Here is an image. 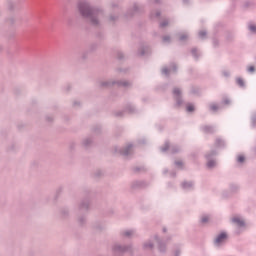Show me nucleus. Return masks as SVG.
Segmentation results:
<instances>
[{"mask_svg": "<svg viewBox=\"0 0 256 256\" xmlns=\"http://www.w3.org/2000/svg\"><path fill=\"white\" fill-rule=\"evenodd\" d=\"M156 243H157L158 251L160 253H165V251H167V244H165L163 240L159 238V236H158V241H156Z\"/></svg>", "mask_w": 256, "mask_h": 256, "instance_id": "nucleus-12", "label": "nucleus"}, {"mask_svg": "<svg viewBox=\"0 0 256 256\" xmlns=\"http://www.w3.org/2000/svg\"><path fill=\"white\" fill-rule=\"evenodd\" d=\"M248 31L256 35V24L253 22L248 23Z\"/></svg>", "mask_w": 256, "mask_h": 256, "instance_id": "nucleus-22", "label": "nucleus"}, {"mask_svg": "<svg viewBox=\"0 0 256 256\" xmlns=\"http://www.w3.org/2000/svg\"><path fill=\"white\" fill-rule=\"evenodd\" d=\"M161 71L162 75L170 77V75H175V73H177V65L175 63H172L169 66H164Z\"/></svg>", "mask_w": 256, "mask_h": 256, "instance_id": "nucleus-8", "label": "nucleus"}, {"mask_svg": "<svg viewBox=\"0 0 256 256\" xmlns=\"http://www.w3.org/2000/svg\"><path fill=\"white\" fill-rule=\"evenodd\" d=\"M161 15V12L159 10H157L155 13H151V17L155 18V17H159Z\"/></svg>", "mask_w": 256, "mask_h": 256, "instance_id": "nucleus-35", "label": "nucleus"}, {"mask_svg": "<svg viewBox=\"0 0 256 256\" xmlns=\"http://www.w3.org/2000/svg\"><path fill=\"white\" fill-rule=\"evenodd\" d=\"M222 75H223V77H230L231 76V72L229 70H223L222 71Z\"/></svg>", "mask_w": 256, "mask_h": 256, "instance_id": "nucleus-32", "label": "nucleus"}, {"mask_svg": "<svg viewBox=\"0 0 256 256\" xmlns=\"http://www.w3.org/2000/svg\"><path fill=\"white\" fill-rule=\"evenodd\" d=\"M163 173H164V175H167V173H169V170L164 169Z\"/></svg>", "mask_w": 256, "mask_h": 256, "instance_id": "nucleus-42", "label": "nucleus"}, {"mask_svg": "<svg viewBox=\"0 0 256 256\" xmlns=\"http://www.w3.org/2000/svg\"><path fill=\"white\" fill-rule=\"evenodd\" d=\"M101 87H111L112 85H119V87H129V81H113V80H106L100 83Z\"/></svg>", "mask_w": 256, "mask_h": 256, "instance_id": "nucleus-5", "label": "nucleus"}, {"mask_svg": "<svg viewBox=\"0 0 256 256\" xmlns=\"http://www.w3.org/2000/svg\"><path fill=\"white\" fill-rule=\"evenodd\" d=\"M181 255V250L177 249L174 252V256H180Z\"/></svg>", "mask_w": 256, "mask_h": 256, "instance_id": "nucleus-40", "label": "nucleus"}, {"mask_svg": "<svg viewBox=\"0 0 256 256\" xmlns=\"http://www.w3.org/2000/svg\"><path fill=\"white\" fill-rule=\"evenodd\" d=\"M80 211L89 209V200H83L79 206Z\"/></svg>", "mask_w": 256, "mask_h": 256, "instance_id": "nucleus-18", "label": "nucleus"}, {"mask_svg": "<svg viewBox=\"0 0 256 256\" xmlns=\"http://www.w3.org/2000/svg\"><path fill=\"white\" fill-rule=\"evenodd\" d=\"M162 40H163V43H171V36L165 35L163 36Z\"/></svg>", "mask_w": 256, "mask_h": 256, "instance_id": "nucleus-30", "label": "nucleus"}, {"mask_svg": "<svg viewBox=\"0 0 256 256\" xmlns=\"http://www.w3.org/2000/svg\"><path fill=\"white\" fill-rule=\"evenodd\" d=\"M215 155H217V153L215 151H211L209 153L206 154V165L208 167V169H213L214 167L217 166V161H215Z\"/></svg>", "mask_w": 256, "mask_h": 256, "instance_id": "nucleus-7", "label": "nucleus"}, {"mask_svg": "<svg viewBox=\"0 0 256 256\" xmlns=\"http://www.w3.org/2000/svg\"><path fill=\"white\" fill-rule=\"evenodd\" d=\"M134 147H135V145H133L132 143H129L126 146H124L123 148H119L118 152L120 155L127 157V156L131 155V153H133Z\"/></svg>", "mask_w": 256, "mask_h": 256, "instance_id": "nucleus-10", "label": "nucleus"}, {"mask_svg": "<svg viewBox=\"0 0 256 256\" xmlns=\"http://www.w3.org/2000/svg\"><path fill=\"white\" fill-rule=\"evenodd\" d=\"M183 3L187 5V3H189V0H183Z\"/></svg>", "mask_w": 256, "mask_h": 256, "instance_id": "nucleus-43", "label": "nucleus"}, {"mask_svg": "<svg viewBox=\"0 0 256 256\" xmlns=\"http://www.w3.org/2000/svg\"><path fill=\"white\" fill-rule=\"evenodd\" d=\"M111 20H112V21H115V18L111 17Z\"/></svg>", "mask_w": 256, "mask_h": 256, "instance_id": "nucleus-47", "label": "nucleus"}, {"mask_svg": "<svg viewBox=\"0 0 256 256\" xmlns=\"http://www.w3.org/2000/svg\"><path fill=\"white\" fill-rule=\"evenodd\" d=\"M167 231V228H163V232L165 233Z\"/></svg>", "mask_w": 256, "mask_h": 256, "instance_id": "nucleus-45", "label": "nucleus"}, {"mask_svg": "<svg viewBox=\"0 0 256 256\" xmlns=\"http://www.w3.org/2000/svg\"><path fill=\"white\" fill-rule=\"evenodd\" d=\"M252 127H256V115H253L251 118Z\"/></svg>", "mask_w": 256, "mask_h": 256, "instance_id": "nucleus-37", "label": "nucleus"}, {"mask_svg": "<svg viewBox=\"0 0 256 256\" xmlns=\"http://www.w3.org/2000/svg\"><path fill=\"white\" fill-rule=\"evenodd\" d=\"M236 83L239 87H245V81L242 78H236Z\"/></svg>", "mask_w": 256, "mask_h": 256, "instance_id": "nucleus-28", "label": "nucleus"}, {"mask_svg": "<svg viewBox=\"0 0 256 256\" xmlns=\"http://www.w3.org/2000/svg\"><path fill=\"white\" fill-rule=\"evenodd\" d=\"M93 143V138L87 137L82 141L84 147H89Z\"/></svg>", "mask_w": 256, "mask_h": 256, "instance_id": "nucleus-21", "label": "nucleus"}, {"mask_svg": "<svg viewBox=\"0 0 256 256\" xmlns=\"http://www.w3.org/2000/svg\"><path fill=\"white\" fill-rule=\"evenodd\" d=\"M198 37H199V39H205V37H207V31H205V30H200V31L198 32Z\"/></svg>", "mask_w": 256, "mask_h": 256, "instance_id": "nucleus-26", "label": "nucleus"}, {"mask_svg": "<svg viewBox=\"0 0 256 256\" xmlns=\"http://www.w3.org/2000/svg\"><path fill=\"white\" fill-rule=\"evenodd\" d=\"M227 239H229V234L227 233V231H221L214 238V246L218 249L223 247L225 243H227Z\"/></svg>", "mask_w": 256, "mask_h": 256, "instance_id": "nucleus-3", "label": "nucleus"}, {"mask_svg": "<svg viewBox=\"0 0 256 256\" xmlns=\"http://www.w3.org/2000/svg\"><path fill=\"white\" fill-rule=\"evenodd\" d=\"M215 146L218 147V149H221V147H225V140L217 138L215 141Z\"/></svg>", "mask_w": 256, "mask_h": 256, "instance_id": "nucleus-20", "label": "nucleus"}, {"mask_svg": "<svg viewBox=\"0 0 256 256\" xmlns=\"http://www.w3.org/2000/svg\"><path fill=\"white\" fill-rule=\"evenodd\" d=\"M137 231L135 229H129L122 232L124 237H135Z\"/></svg>", "mask_w": 256, "mask_h": 256, "instance_id": "nucleus-16", "label": "nucleus"}, {"mask_svg": "<svg viewBox=\"0 0 256 256\" xmlns=\"http://www.w3.org/2000/svg\"><path fill=\"white\" fill-rule=\"evenodd\" d=\"M186 111L187 113H193L195 111V105L192 103L186 104Z\"/></svg>", "mask_w": 256, "mask_h": 256, "instance_id": "nucleus-25", "label": "nucleus"}, {"mask_svg": "<svg viewBox=\"0 0 256 256\" xmlns=\"http://www.w3.org/2000/svg\"><path fill=\"white\" fill-rule=\"evenodd\" d=\"M173 99L176 103V107H183V90L179 87H175L172 90Z\"/></svg>", "mask_w": 256, "mask_h": 256, "instance_id": "nucleus-4", "label": "nucleus"}, {"mask_svg": "<svg viewBox=\"0 0 256 256\" xmlns=\"http://www.w3.org/2000/svg\"><path fill=\"white\" fill-rule=\"evenodd\" d=\"M189 39V34L187 32H182L179 34V41H187Z\"/></svg>", "mask_w": 256, "mask_h": 256, "instance_id": "nucleus-24", "label": "nucleus"}, {"mask_svg": "<svg viewBox=\"0 0 256 256\" xmlns=\"http://www.w3.org/2000/svg\"><path fill=\"white\" fill-rule=\"evenodd\" d=\"M170 177H175V173L174 172H169Z\"/></svg>", "mask_w": 256, "mask_h": 256, "instance_id": "nucleus-41", "label": "nucleus"}, {"mask_svg": "<svg viewBox=\"0 0 256 256\" xmlns=\"http://www.w3.org/2000/svg\"><path fill=\"white\" fill-rule=\"evenodd\" d=\"M202 131L204 133H213V131H215V128L213 126L204 125L202 126Z\"/></svg>", "mask_w": 256, "mask_h": 256, "instance_id": "nucleus-19", "label": "nucleus"}, {"mask_svg": "<svg viewBox=\"0 0 256 256\" xmlns=\"http://www.w3.org/2000/svg\"><path fill=\"white\" fill-rule=\"evenodd\" d=\"M237 161H238V163H244L245 162V156H243V155L238 156Z\"/></svg>", "mask_w": 256, "mask_h": 256, "instance_id": "nucleus-34", "label": "nucleus"}, {"mask_svg": "<svg viewBox=\"0 0 256 256\" xmlns=\"http://www.w3.org/2000/svg\"><path fill=\"white\" fill-rule=\"evenodd\" d=\"M191 54H192V57H194V59H199V57H201V52L196 48H193L191 50Z\"/></svg>", "mask_w": 256, "mask_h": 256, "instance_id": "nucleus-23", "label": "nucleus"}, {"mask_svg": "<svg viewBox=\"0 0 256 256\" xmlns=\"http://www.w3.org/2000/svg\"><path fill=\"white\" fill-rule=\"evenodd\" d=\"M175 166L177 167V169H183V161L181 160L175 161Z\"/></svg>", "mask_w": 256, "mask_h": 256, "instance_id": "nucleus-29", "label": "nucleus"}, {"mask_svg": "<svg viewBox=\"0 0 256 256\" xmlns=\"http://www.w3.org/2000/svg\"><path fill=\"white\" fill-rule=\"evenodd\" d=\"M175 188V182L168 183V189H174Z\"/></svg>", "mask_w": 256, "mask_h": 256, "instance_id": "nucleus-39", "label": "nucleus"}, {"mask_svg": "<svg viewBox=\"0 0 256 256\" xmlns=\"http://www.w3.org/2000/svg\"><path fill=\"white\" fill-rule=\"evenodd\" d=\"M78 223H80V225H83L85 223V216H80L78 218Z\"/></svg>", "mask_w": 256, "mask_h": 256, "instance_id": "nucleus-36", "label": "nucleus"}, {"mask_svg": "<svg viewBox=\"0 0 256 256\" xmlns=\"http://www.w3.org/2000/svg\"><path fill=\"white\" fill-rule=\"evenodd\" d=\"M155 1V3H159V0H154Z\"/></svg>", "mask_w": 256, "mask_h": 256, "instance_id": "nucleus-46", "label": "nucleus"}, {"mask_svg": "<svg viewBox=\"0 0 256 256\" xmlns=\"http://www.w3.org/2000/svg\"><path fill=\"white\" fill-rule=\"evenodd\" d=\"M125 112L130 114L137 113V108L135 107V104L128 103L125 107Z\"/></svg>", "mask_w": 256, "mask_h": 256, "instance_id": "nucleus-15", "label": "nucleus"}, {"mask_svg": "<svg viewBox=\"0 0 256 256\" xmlns=\"http://www.w3.org/2000/svg\"><path fill=\"white\" fill-rule=\"evenodd\" d=\"M77 103H78V105L80 104V102L75 101V102H74V105H77Z\"/></svg>", "mask_w": 256, "mask_h": 256, "instance_id": "nucleus-44", "label": "nucleus"}, {"mask_svg": "<svg viewBox=\"0 0 256 256\" xmlns=\"http://www.w3.org/2000/svg\"><path fill=\"white\" fill-rule=\"evenodd\" d=\"M248 73H255V66H250L247 69Z\"/></svg>", "mask_w": 256, "mask_h": 256, "instance_id": "nucleus-38", "label": "nucleus"}, {"mask_svg": "<svg viewBox=\"0 0 256 256\" xmlns=\"http://www.w3.org/2000/svg\"><path fill=\"white\" fill-rule=\"evenodd\" d=\"M78 11L82 17L88 19L91 25L95 27H97V25L101 23V19H103V10L91 6V4L85 0L78 2Z\"/></svg>", "mask_w": 256, "mask_h": 256, "instance_id": "nucleus-1", "label": "nucleus"}, {"mask_svg": "<svg viewBox=\"0 0 256 256\" xmlns=\"http://www.w3.org/2000/svg\"><path fill=\"white\" fill-rule=\"evenodd\" d=\"M181 188L184 191H193L195 189V182L193 181H184L181 183Z\"/></svg>", "mask_w": 256, "mask_h": 256, "instance_id": "nucleus-11", "label": "nucleus"}, {"mask_svg": "<svg viewBox=\"0 0 256 256\" xmlns=\"http://www.w3.org/2000/svg\"><path fill=\"white\" fill-rule=\"evenodd\" d=\"M157 241H159V235H154L148 241L144 242V251H153V248L155 247V243H157Z\"/></svg>", "mask_w": 256, "mask_h": 256, "instance_id": "nucleus-6", "label": "nucleus"}, {"mask_svg": "<svg viewBox=\"0 0 256 256\" xmlns=\"http://www.w3.org/2000/svg\"><path fill=\"white\" fill-rule=\"evenodd\" d=\"M150 51H151V49L149 48V46L142 44V45H140V47L138 49V55L143 57V55H147Z\"/></svg>", "mask_w": 256, "mask_h": 256, "instance_id": "nucleus-13", "label": "nucleus"}, {"mask_svg": "<svg viewBox=\"0 0 256 256\" xmlns=\"http://www.w3.org/2000/svg\"><path fill=\"white\" fill-rule=\"evenodd\" d=\"M171 23V20L169 19H164L160 22V27H167V25H169Z\"/></svg>", "mask_w": 256, "mask_h": 256, "instance_id": "nucleus-27", "label": "nucleus"}, {"mask_svg": "<svg viewBox=\"0 0 256 256\" xmlns=\"http://www.w3.org/2000/svg\"><path fill=\"white\" fill-rule=\"evenodd\" d=\"M210 221H211V215L204 214L200 217V223H202V225H207V223H209Z\"/></svg>", "mask_w": 256, "mask_h": 256, "instance_id": "nucleus-17", "label": "nucleus"}, {"mask_svg": "<svg viewBox=\"0 0 256 256\" xmlns=\"http://www.w3.org/2000/svg\"><path fill=\"white\" fill-rule=\"evenodd\" d=\"M138 11H139V4H134L133 12L131 13V15H133V13H137Z\"/></svg>", "mask_w": 256, "mask_h": 256, "instance_id": "nucleus-33", "label": "nucleus"}, {"mask_svg": "<svg viewBox=\"0 0 256 256\" xmlns=\"http://www.w3.org/2000/svg\"><path fill=\"white\" fill-rule=\"evenodd\" d=\"M160 149L162 153H166V151H169L170 153H179V151H181L179 146L171 145L169 142H165V144Z\"/></svg>", "mask_w": 256, "mask_h": 256, "instance_id": "nucleus-9", "label": "nucleus"}, {"mask_svg": "<svg viewBox=\"0 0 256 256\" xmlns=\"http://www.w3.org/2000/svg\"><path fill=\"white\" fill-rule=\"evenodd\" d=\"M220 105H231V99L229 98H224L222 103Z\"/></svg>", "mask_w": 256, "mask_h": 256, "instance_id": "nucleus-31", "label": "nucleus"}, {"mask_svg": "<svg viewBox=\"0 0 256 256\" xmlns=\"http://www.w3.org/2000/svg\"><path fill=\"white\" fill-rule=\"evenodd\" d=\"M209 109H210V111H212V113H217V111H221V109H223V107H222V104L210 103Z\"/></svg>", "mask_w": 256, "mask_h": 256, "instance_id": "nucleus-14", "label": "nucleus"}, {"mask_svg": "<svg viewBox=\"0 0 256 256\" xmlns=\"http://www.w3.org/2000/svg\"><path fill=\"white\" fill-rule=\"evenodd\" d=\"M231 223L234 227L235 235H241L247 230V223L242 216L236 215L231 218Z\"/></svg>", "mask_w": 256, "mask_h": 256, "instance_id": "nucleus-2", "label": "nucleus"}]
</instances>
